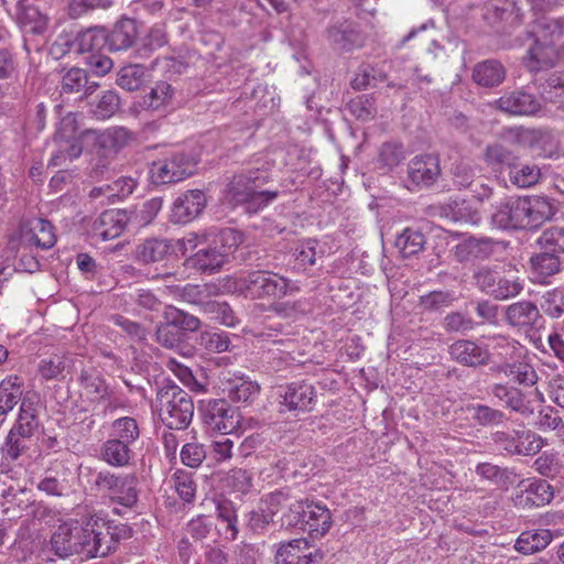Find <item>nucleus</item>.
<instances>
[{
    "mask_svg": "<svg viewBox=\"0 0 564 564\" xmlns=\"http://www.w3.org/2000/svg\"><path fill=\"white\" fill-rule=\"evenodd\" d=\"M110 436L112 438H120L131 446L140 436V429L135 419L122 416L115 420L111 424Z\"/></svg>",
    "mask_w": 564,
    "mask_h": 564,
    "instance_id": "3c124183",
    "label": "nucleus"
},
{
    "mask_svg": "<svg viewBox=\"0 0 564 564\" xmlns=\"http://www.w3.org/2000/svg\"><path fill=\"white\" fill-rule=\"evenodd\" d=\"M510 182L520 188H527L538 183L541 173L536 165L524 164L517 167H512L509 171Z\"/></svg>",
    "mask_w": 564,
    "mask_h": 564,
    "instance_id": "0e129e2a",
    "label": "nucleus"
},
{
    "mask_svg": "<svg viewBox=\"0 0 564 564\" xmlns=\"http://www.w3.org/2000/svg\"><path fill=\"white\" fill-rule=\"evenodd\" d=\"M520 202L523 229H536L556 213L554 200L545 196H524L520 197Z\"/></svg>",
    "mask_w": 564,
    "mask_h": 564,
    "instance_id": "9b49d317",
    "label": "nucleus"
},
{
    "mask_svg": "<svg viewBox=\"0 0 564 564\" xmlns=\"http://www.w3.org/2000/svg\"><path fill=\"white\" fill-rule=\"evenodd\" d=\"M279 395L289 411H310L315 401V390L307 383H291Z\"/></svg>",
    "mask_w": 564,
    "mask_h": 564,
    "instance_id": "aec40b11",
    "label": "nucleus"
},
{
    "mask_svg": "<svg viewBox=\"0 0 564 564\" xmlns=\"http://www.w3.org/2000/svg\"><path fill=\"white\" fill-rule=\"evenodd\" d=\"M558 59V54L555 45L543 41H535L528 50L527 55L523 57V64L531 73H538L553 68Z\"/></svg>",
    "mask_w": 564,
    "mask_h": 564,
    "instance_id": "a211bd4d",
    "label": "nucleus"
},
{
    "mask_svg": "<svg viewBox=\"0 0 564 564\" xmlns=\"http://www.w3.org/2000/svg\"><path fill=\"white\" fill-rule=\"evenodd\" d=\"M145 77V68L140 64L123 66L117 76V84L128 90L133 91L141 87Z\"/></svg>",
    "mask_w": 564,
    "mask_h": 564,
    "instance_id": "4d7b16f0",
    "label": "nucleus"
},
{
    "mask_svg": "<svg viewBox=\"0 0 564 564\" xmlns=\"http://www.w3.org/2000/svg\"><path fill=\"white\" fill-rule=\"evenodd\" d=\"M35 405L32 401L24 399L20 406L17 424L11 431H15L22 438L30 437L37 429Z\"/></svg>",
    "mask_w": 564,
    "mask_h": 564,
    "instance_id": "37998d69",
    "label": "nucleus"
},
{
    "mask_svg": "<svg viewBox=\"0 0 564 564\" xmlns=\"http://www.w3.org/2000/svg\"><path fill=\"white\" fill-rule=\"evenodd\" d=\"M495 107L512 116H532L542 108L540 99L527 88L506 91L495 100Z\"/></svg>",
    "mask_w": 564,
    "mask_h": 564,
    "instance_id": "9d476101",
    "label": "nucleus"
},
{
    "mask_svg": "<svg viewBox=\"0 0 564 564\" xmlns=\"http://www.w3.org/2000/svg\"><path fill=\"white\" fill-rule=\"evenodd\" d=\"M22 395L21 381L17 376H10L0 382V415L9 413Z\"/></svg>",
    "mask_w": 564,
    "mask_h": 564,
    "instance_id": "a19ab883",
    "label": "nucleus"
},
{
    "mask_svg": "<svg viewBox=\"0 0 564 564\" xmlns=\"http://www.w3.org/2000/svg\"><path fill=\"white\" fill-rule=\"evenodd\" d=\"M178 497L185 502H192L196 495V484L193 475L183 469H177L171 479Z\"/></svg>",
    "mask_w": 564,
    "mask_h": 564,
    "instance_id": "338daca9",
    "label": "nucleus"
},
{
    "mask_svg": "<svg viewBox=\"0 0 564 564\" xmlns=\"http://www.w3.org/2000/svg\"><path fill=\"white\" fill-rule=\"evenodd\" d=\"M269 181L267 172L250 171L232 177L224 192V199L231 207H242L248 214H256L273 202L278 191L262 189Z\"/></svg>",
    "mask_w": 564,
    "mask_h": 564,
    "instance_id": "f03ea898",
    "label": "nucleus"
},
{
    "mask_svg": "<svg viewBox=\"0 0 564 564\" xmlns=\"http://www.w3.org/2000/svg\"><path fill=\"white\" fill-rule=\"evenodd\" d=\"M552 541L550 530H530L522 532L514 543V549L522 554H533L544 550Z\"/></svg>",
    "mask_w": 564,
    "mask_h": 564,
    "instance_id": "2f4dec72",
    "label": "nucleus"
},
{
    "mask_svg": "<svg viewBox=\"0 0 564 564\" xmlns=\"http://www.w3.org/2000/svg\"><path fill=\"white\" fill-rule=\"evenodd\" d=\"M98 86V83L89 79L85 69L73 67L62 77L61 93L63 95L78 94L79 98H83L95 93Z\"/></svg>",
    "mask_w": 564,
    "mask_h": 564,
    "instance_id": "b1692460",
    "label": "nucleus"
},
{
    "mask_svg": "<svg viewBox=\"0 0 564 564\" xmlns=\"http://www.w3.org/2000/svg\"><path fill=\"white\" fill-rule=\"evenodd\" d=\"M540 249L557 253H564V226L555 225L542 231L536 240Z\"/></svg>",
    "mask_w": 564,
    "mask_h": 564,
    "instance_id": "603ef678",
    "label": "nucleus"
},
{
    "mask_svg": "<svg viewBox=\"0 0 564 564\" xmlns=\"http://www.w3.org/2000/svg\"><path fill=\"white\" fill-rule=\"evenodd\" d=\"M326 35L329 44L340 52H350L365 43V36L358 25L347 20L330 25Z\"/></svg>",
    "mask_w": 564,
    "mask_h": 564,
    "instance_id": "ddd939ff",
    "label": "nucleus"
},
{
    "mask_svg": "<svg viewBox=\"0 0 564 564\" xmlns=\"http://www.w3.org/2000/svg\"><path fill=\"white\" fill-rule=\"evenodd\" d=\"M503 372L512 380L527 386H532L538 380V375L534 368L525 360V357L519 361L506 365L503 367Z\"/></svg>",
    "mask_w": 564,
    "mask_h": 564,
    "instance_id": "bf43d9fd",
    "label": "nucleus"
},
{
    "mask_svg": "<svg viewBox=\"0 0 564 564\" xmlns=\"http://www.w3.org/2000/svg\"><path fill=\"white\" fill-rule=\"evenodd\" d=\"M236 290L257 300H280L301 291L297 281L268 270L250 271L235 282Z\"/></svg>",
    "mask_w": 564,
    "mask_h": 564,
    "instance_id": "7ed1b4c3",
    "label": "nucleus"
},
{
    "mask_svg": "<svg viewBox=\"0 0 564 564\" xmlns=\"http://www.w3.org/2000/svg\"><path fill=\"white\" fill-rule=\"evenodd\" d=\"M494 250L495 242L492 239L469 237L454 246L452 252L457 262L464 263L488 259Z\"/></svg>",
    "mask_w": 564,
    "mask_h": 564,
    "instance_id": "6ab92c4d",
    "label": "nucleus"
},
{
    "mask_svg": "<svg viewBox=\"0 0 564 564\" xmlns=\"http://www.w3.org/2000/svg\"><path fill=\"white\" fill-rule=\"evenodd\" d=\"M322 556L312 552L305 539L281 543L275 552V564H319Z\"/></svg>",
    "mask_w": 564,
    "mask_h": 564,
    "instance_id": "4468645a",
    "label": "nucleus"
},
{
    "mask_svg": "<svg viewBox=\"0 0 564 564\" xmlns=\"http://www.w3.org/2000/svg\"><path fill=\"white\" fill-rule=\"evenodd\" d=\"M553 498V486L546 480L528 478L518 484L513 502L517 507L530 509L549 505Z\"/></svg>",
    "mask_w": 564,
    "mask_h": 564,
    "instance_id": "1a4fd4ad",
    "label": "nucleus"
},
{
    "mask_svg": "<svg viewBox=\"0 0 564 564\" xmlns=\"http://www.w3.org/2000/svg\"><path fill=\"white\" fill-rule=\"evenodd\" d=\"M491 221L500 229H523L520 197L500 202L491 215Z\"/></svg>",
    "mask_w": 564,
    "mask_h": 564,
    "instance_id": "4be33fe9",
    "label": "nucleus"
},
{
    "mask_svg": "<svg viewBox=\"0 0 564 564\" xmlns=\"http://www.w3.org/2000/svg\"><path fill=\"white\" fill-rule=\"evenodd\" d=\"M206 206L205 194L200 189H191L182 194L173 204L172 218L175 223H188L196 218Z\"/></svg>",
    "mask_w": 564,
    "mask_h": 564,
    "instance_id": "f3484780",
    "label": "nucleus"
},
{
    "mask_svg": "<svg viewBox=\"0 0 564 564\" xmlns=\"http://www.w3.org/2000/svg\"><path fill=\"white\" fill-rule=\"evenodd\" d=\"M484 160L495 172L510 171L519 162L518 145L507 140L496 141L486 147Z\"/></svg>",
    "mask_w": 564,
    "mask_h": 564,
    "instance_id": "dca6fc26",
    "label": "nucleus"
},
{
    "mask_svg": "<svg viewBox=\"0 0 564 564\" xmlns=\"http://www.w3.org/2000/svg\"><path fill=\"white\" fill-rule=\"evenodd\" d=\"M159 415L170 430H185L194 416L192 397L174 382L161 386L156 393Z\"/></svg>",
    "mask_w": 564,
    "mask_h": 564,
    "instance_id": "39448f33",
    "label": "nucleus"
},
{
    "mask_svg": "<svg viewBox=\"0 0 564 564\" xmlns=\"http://www.w3.org/2000/svg\"><path fill=\"white\" fill-rule=\"evenodd\" d=\"M162 205L163 200L161 197H153L144 202L140 207L128 209L130 226L142 228L150 225L162 209Z\"/></svg>",
    "mask_w": 564,
    "mask_h": 564,
    "instance_id": "ea45409f",
    "label": "nucleus"
},
{
    "mask_svg": "<svg viewBox=\"0 0 564 564\" xmlns=\"http://www.w3.org/2000/svg\"><path fill=\"white\" fill-rule=\"evenodd\" d=\"M346 110L357 120L365 122L372 120L377 115L375 100L368 95H360L351 99L347 104Z\"/></svg>",
    "mask_w": 564,
    "mask_h": 564,
    "instance_id": "052dcab7",
    "label": "nucleus"
},
{
    "mask_svg": "<svg viewBox=\"0 0 564 564\" xmlns=\"http://www.w3.org/2000/svg\"><path fill=\"white\" fill-rule=\"evenodd\" d=\"M317 246L318 242L314 239H307L297 243L292 252L294 268L305 271L308 267L314 265L316 262Z\"/></svg>",
    "mask_w": 564,
    "mask_h": 564,
    "instance_id": "5fc2aeb1",
    "label": "nucleus"
},
{
    "mask_svg": "<svg viewBox=\"0 0 564 564\" xmlns=\"http://www.w3.org/2000/svg\"><path fill=\"white\" fill-rule=\"evenodd\" d=\"M198 344L210 352H225L229 349L230 338L221 330H204L200 333Z\"/></svg>",
    "mask_w": 564,
    "mask_h": 564,
    "instance_id": "e2e57ef3",
    "label": "nucleus"
},
{
    "mask_svg": "<svg viewBox=\"0 0 564 564\" xmlns=\"http://www.w3.org/2000/svg\"><path fill=\"white\" fill-rule=\"evenodd\" d=\"M529 35L535 41L550 42L555 45V42L564 36V17L554 19L543 15L535 19Z\"/></svg>",
    "mask_w": 564,
    "mask_h": 564,
    "instance_id": "c85d7f7f",
    "label": "nucleus"
},
{
    "mask_svg": "<svg viewBox=\"0 0 564 564\" xmlns=\"http://www.w3.org/2000/svg\"><path fill=\"white\" fill-rule=\"evenodd\" d=\"M387 79V74L372 65L364 64L358 67L355 77L351 80V86L356 90H364L369 86H377Z\"/></svg>",
    "mask_w": 564,
    "mask_h": 564,
    "instance_id": "09e8293b",
    "label": "nucleus"
},
{
    "mask_svg": "<svg viewBox=\"0 0 564 564\" xmlns=\"http://www.w3.org/2000/svg\"><path fill=\"white\" fill-rule=\"evenodd\" d=\"M440 174V160L433 154L416 155L408 164V181L415 187L431 186Z\"/></svg>",
    "mask_w": 564,
    "mask_h": 564,
    "instance_id": "f8f14e48",
    "label": "nucleus"
},
{
    "mask_svg": "<svg viewBox=\"0 0 564 564\" xmlns=\"http://www.w3.org/2000/svg\"><path fill=\"white\" fill-rule=\"evenodd\" d=\"M106 522L98 519L88 520L85 525L77 524L76 554L85 557L108 555L115 546V533Z\"/></svg>",
    "mask_w": 564,
    "mask_h": 564,
    "instance_id": "423d86ee",
    "label": "nucleus"
},
{
    "mask_svg": "<svg viewBox=\"0 0 564 564\" xmlns=\"http://www.w3.org/2000/svg\"><path fill=\"white\" fill-rule=\"evenodd\" d=\"M542 97L558 107H564V72H555L542 85Z\"/></svg>",
    "mask_w": 564,
    "mask_h": 564,
    "instance_id": "13d9d810",
    "label": "nucleus"
},
{
    "mask_svg": "<svg viewBox=\"0 0 564 564\" xmlns=\"http://www.w3.org/2000/svg\"><path fill=\"white\" fill-rule=\"evenodd\" d=\"M426 238L420 228L406 227L395 238L394 246L402 258H411L423 251Z\"/></svg>",
    "mask_w": 564,
    "mask_h": 564,
    "instance_id": "7c9ffc66",
    "label": "nucleus"
},
{
    "mask_svg": "<svg viewBox=\"0 0 564 564\" xmlns=\"http://www.w3.org/2000/svg\"><path fill=\"white\" fill-rule=\"evenodd\" d=\"M305 513L302 524H305L311 532L323 535L329 530L330 513L326 506L321 502L310 501L306 503Z\"/></svg>",
    "mask_w": 564,
    "mask_h": 564,
    "instance_id": "c9c22d12",
    "label": "nucleus"
},
{
    "mask_svg": "<svg viewBox=\"0 0 564 564\" xmlns=\"http://www.w3.org/2000/svg\"><path fill=\"white\" fill-rule=\"evenodd\" d=\"M174 96V88L166 82H158L151 90L142 97L140 102L144 109L158 110L171 102Z\"/></svg>",
    "mask_w": 564,
    "mask_h": 564,
    "instance_id": "79ce46f5",
    "label": "nucleus"
},
{
    "mask_svg": "<svg viewBox=\"0 0 564 564\" xmlns=\"http://www.w3.org/2000/svg\"><path fill=\"white\" fill-rule=\"evenodd\" d=\"M139 36L137 21L130 18H121L107 31L109 51H126L133 46Z\"/></svg>",
    "mask_w": 564,
    "mask_h": 564,
    "instance_id": "412c9836",
    "label": "nucleus"
},
{
    "mask_svg": "<svg viewBox=\"0 0 564 564\" xmlns=\"http://www.w3.org/2000/svg\"><path fill=\"white\" fill-rule=\"evenodd\" d=\"M77 521H68L59 524L52 534L51 545L59 557L76 554Z\"/></svg>",
    "mask_w": 564,
    "mask_h": 564,
    "instance_id": "bb28decb",
    "label": "nucleus"
},
{
    "mask_svg": "<svg viewBox=\"0 0 564 564\" xmlns=\"http://www.w3.org/2000/svg\"><path fill=\"white\" fill-rule=\"evenodd\" d=\"M196 162L183 152L174 153L171 156L153 162L150 167V177L155 185L177 183L194 173Z\"/></svg>",
    "mask_w": 564,
    "mask_h": 564,
    "instance_id": "0eeeda50",
    "label": "nucleus"
},
{
    "mask_svg": "<svg viewBox=\"0 0 564 564\" xmlns=\"http://www.w3.org/2000/svg\"><path fill=\"white\" fill-rule=\"evenodd\" d=\"M180 297L191 304L200 305L204 310V304H206L207 297L217 295L219 292V288L215 284H187L181 289Z\"/></svg>",
    "mask_w": 564,
    "mask_h": 564,
    "instance_id": "49530a36",
    "label": "nucleus"
},
{
    "mask_svg": "<svg viewBox=\"0 0 564 564\" xmlns=\"http://www.w3.org/2000/svg\"><path fill=\"white\" fill-rule=\"evenodd\" d=\"M226 390L232 401L249 402L260 392V386L247 377H234L228 380Z\"/></svg>",
    "mask_w": 564,
    "mask_h": 564,
    "instance_id": "58836bf2",
    "label": "nucleus"
},
{
    "mask_svg": "<svg viewBox=\"0 0 564 564\" xmlns=\"http://www.w3.org/2000/svg\"><path fill=\"white\" fill-rule=\"evenodd\" d=\"M163 318L182 333L183 330L196 332L202 325L198 317L191 315L187 312L173 305H167L164 307Z\"/></svg>",
    "mask_w": 564,
    "mask_h": 564,
    "instance_id": "c03bdc74",
    "label": "nucleus"
},
{
    "mask_svg": "<svg viewBox=\"0 0 564 564\" xmlns=\"http://www.w3.org/2000/svg\"><path fill=\"white\" fill-rule=\"evenodd\" d=\"M545 445H547L546 441L536 433L529 430L517 431L518 455H534Z\"/></svg>",
    "mask_w": 564,
    "mask_h": 564,
    "instance_id": "774afa93",
    "label": "nucleus"
},
{
    "mask_svg": "<svg viewBox=\"0 0 564 564\" xmlns=\"http://www.w3.org/2000/svg\"><path fill=\"white\" fill-rule=\"evenodd\" d=\"M529 263L533 280L539 283H547L549 279L560 273L562 269L561 257L542 249L530 257Z\"/></svg>",
    "mask_w": 564,
    "mask_h": 564,
    "instance_id": "5701e85b",
    "label": "nucleus"
},
{
    "mask_svg": "<svg viewBox=\"0 0 564 564\" xmlns=\"http://www.w3.org/2000/svg\"><path fill=\"white\" fill-rule=\"evenodd\" d=\"M485 18L492 23L518 18L517 0H491L486 6Z\"/></svg>",
    "mask_w": 564,
    "mask_h": 564,
    "instance_id": "de8ad7c7",
    "label": "nucleus"
},
{
    "mask_svg": "<svg viewBox=\"0 0 564 564\" xmlns=\"http://www.w3.org/2000/svg\"><path fill=\"white\" fill-rule=\"evenodd\" d=\"M443 212L446 217L454 221L477 225L481 220L480 212L466 199H451L443 207Z\"/></svg>",
    "mask_w": 564,
    "mask_h": 564,
    "instance_id": "72a5a7b5",
    "label": "nucleus"
},
{
    "mask_svg": "<svg viewBox=\"0 0 564 564\" xmlns=\"http://www.w3.org/2000/svg\"><path fill=\"white\" fill-rule=\"evenodd\" d=\"M83 395L91 402H98L108 394V387L105 381L95 373L83 371L80 375Z\"/></svg>",
    "mask_w": 564,
    "mask_h": 564,
    "instance_id": "6e6d98bb",
    "label": "nucleus"
},
{
    "mask_svg": "<svg viewBox=\"0 0 564 564\" xmlns=\"http://www.w3.org/2000/svg\"><path fill=\"white\" fill-rule=\"evenodd\" d=\"M94 486L107 495L116 514L134 510L139 501L138 478L132 474H115L109 470L97 471Z\"/></svg>",
    "mask_w": 564,
    "mask_h": 564,
    "instance_id": "20e7f679",
    "label": "nucleus"
},
{
    "mask_svg": "<svg viewBox=\"0 0 564 564\" xmlns=\"http://www.w3.org/2000/svg\"><path fill=\"white\" fill-rule=\"evenodd\" d=\"M21 438L22 437L19 436V434H15V431H10L6 442L1 446L0 471L2 474L12 473V469L9 468V464L15 462L24 451L25 444Z\"/></svg>",
    "mask_w": 564,
    "mask_h": 564,
    "instance_id": "a18cd8bd",
    "label": "nucleus"
},
{
    "mask_svg": "<svg viewBox=\"0 0 564 564\" xmlns=\"http://www.w3.org/2000/svg\"><path fill=\"white\" fill-rule=\"evenodd\" d=\"M64 45L75 46L78 53L95 52L108 46L107 30L105 28L88 29L79 33L74 42L66 40Z\"/></svg>",
    "mask_w": 564,
    "mask_h": 564,
    "instance_id": "473e14b6",
    "label": "nucleus"
},
{
    "mask_svg": "<svg viewBox=\"0 0 564 564\" xmlns=\"http://www.w3.org/2000/svg\"><path fill=\"white\" fill-rule=\"evenodd\" d=\"M473 78L480 86L495 87L505 80L506 68L497 59H487L474 67Z\"/></svg>",
    "mask_w": 564,
    "mask_h": 564,
    "instance_id": "c756f323",
    "label": "nucleus"
},
{
    "mask_svg": "<svg viewBox=\"0 0 564 564\" xmlns=\"http://www.w3.org/2000/svg\"><path fill=\"white\" fill-rule=\"evenodd\" d=\"M492 394L507 408L523 416H529L534 413L533 408L524 402L523 394L516 388L497 384L492 388Z\"/></svg>",
    "mask_w": 564,
    "mask_h": 564,
    "instance_id": "f704fd0d",
    "label": "nucleus"
},
{
    "mask_svg": "<svg viewBox=\"0 0 564 564\" xmlns=\"http://www.w3.org/2000/svg\"><path fill=\"white\" fill-rule=\"evenodd\" d=\"M53 225L45 219L39 218L31 223L30 230L23 235L31 245L42 249H50L56 242Z\"/></svg>",
    "mask_w": 564,
    "mask_h": 564,
    "instance_id": "e433bc0d",
    "label": "nucleus"
},
{
    "mask_svg": "<svg viewBox=\"0 0 564 564\" xmlns=\"http://www.w3.org/2000/svg\"><path fill=\"white\" fill-rule=\"evenodd\" d=\"M20 21L29 31L34 34H42L46 31L48 19L37 7L29 4L23 7L20 13Z\"/></svg>",
    "mask_w": 564,
    "mask_h": 564,
    "instance_id": "680f3d73",
    "label": "nucleus"
},
{
    "mask_svg": "<svg viewBox=\"0 0 564 564\" xmlns=\"http://www.w3.org/2000/svg\"><path fill=\"white\" fill-rule=\"evenodd\" d=\"M202 420L210 432L230 434L239 425V415L224 399L209 400L202 409Z\"/></svg>",
    "mask_w": 564,
    "mask_h": 564,
    "instance_id": "6e6552de",
    "label": "nucleus"
},
{
    "mask_svg": "<svg viewBox=\"0 0 564 564\" xmlns=\"http://www.w3.org/2000/svg\"><path fill=\"white\" fill-rule=\"evenodd\" d=\"M83 134L93 137L95 147L104 155L116 154L132 140V133L123 127L110 128L101 132L87 130ZM80 135L75 118L73 116L64 117L54 134L57 150L52 154L50 164L61 166L67 161L72 162L78 159L83 153Z\"/></svg>",
    "mask_w": 564,
    "mask_h": 564,
    "instance_id": "f257e3e1",
    "label": "nucleus"
},
{
    "mask_svg": "<svg viewBox=\"0 0 564 564\" xmlns=\"http://www.w3.org/2000/svg\"><path fill=\"white\" fill-rule=\"evenodd\" d=\"M227 261L225 253L214 245L199 249L186 260V263L203 273H214L219 271Z\"/></svg>",
    "mask_w": 564,
    "mask_h": 564,
    "instance_id": "a878e982",
    "label": "nucleus"
},
{
    "mask_svg": "<svg viewBox=\"0 0 564 564\" xmlns=\"http://www.w3.org/2000/svg\"><path fill=\"white\" fill-rule=\"evenodd\" d=\"M130 226L128 209H110L101 213L93 224V234L101 240L119 237Z\"/></svg>",
    "mask_w": 564,
    "mask_h": 564,
    "instance_id": "2eb2a0df",
    "label": "nucleus"
},
{
    "mask_svg": "<svg viewBox=\"0 0 564 564\" xmlns=\"http://www.w3.org/2000/svg\"><path fill=\"white\" fill-rule=\"evenodd\" d=\"M204 313L210 315L212 318L228 327H235L239 323L235 312L226 302H206V304H204Z\"/></svg>",
    "mask_w": 564,
    "mask_h": 564,
    "instance_id": "69168bd1",
    "label": "nucleus"
},
{
    "mask_svg": "<svg viewBox=\"0 0 564 564\" xmlns=\"http://www.w3.org/2000/svg\"><path fill=\"white\" fill-rule=\"evenodd\" d=\"M68 367L64 355H48L40 361L37 371L44 380H57Z\"/></svg>",
    "mask_w": 564,
    "mask_h": 564,
    "instance_id": "864d4df0",
    "label": "nucleus"
},
{
    "mask_svg": "<svg viewBox=\"0 0 564 564\" xmlns=\"http://www.w3.org/2000/svg\"><path fill=\"white\" fill-rule=\"evenodd\" d=\"M172 250V245L167 239L150 238L135 247L133 257L139 263L152 264L165 260Z\"/></svg>",
    "mask_w": 564,
    "mask_h": 564,
    "instance_id": "393cba45",
    "label": "nucleus"
},
{
    "mask_svg": "<svg viewBox=\"0 0 564 564\" xmlns=\"http://www.w3.org/2000/svg\"><path fill=\"white\" fill-rule=\"evenodd\" d=\"M506 318L512 326H538L542 319L540 310L530 301H520L509 305L506 310Z\"/></svg>",
    "mask_w": 564,
    "mask_h": 564,
    "instance_id": "cd10ccee",
    "label": "nucleus"
},
{
    "mask_svg": "<svg viewBox=\"0 0 564 564\" xmlns=\"http://www.w3.org/2000/svg\"><path fill=\"white\" fill-rule=\"evenodd\" d=\"M101 458L115 467L127 466L131 459L130 445L120 438H109L101 447Z\"/></svg>",
    "mask_w": 564,
    "mask_h": 564,
    "instance_id": "4c0bfd02",
    "label": "nucleus"
},
{
    "mask_svg": "<svg viewBox=\"0 0 564 564\" xmlns=\"http://www.w3.org/2000/svg\"><path fill=\"white\" fill-rule=\"evenodd\" d=\"M405 159L404 147L400 142H384L378 153V164L381 169L391 171Z\"/></svg>",
    "mask_w": 564,
    "mask_h": 564,
    "instance_id": "8fccbe9b",
    "label": "nucleus"
}]
</instances>
